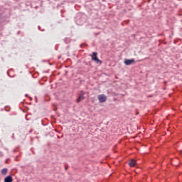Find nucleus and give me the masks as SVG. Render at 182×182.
<instances>
[{
  "label": "nucleus",
  "mask_w": 182,
  "mask_h": 182,
  "mask_svg": "<svg viewBox=\"0 0 182 182\" xmlns=\"http://www.w3.org/2000/svg\"><path fill=\"white\" fill-rule=\"evenodd\" d=\"M92 60H94L96 62V63H102V60H99V58H97V53L93 52L92 55Z\"/></svg>",
  "instance_id": "1"
},
{
  "label": "nucleus",
  "mask_w": 182,
  "mask_h": 182,
  "mask_svg": "<svg viewBox=\"0 0 182 182\" xmlns=\"http://www.w3.org/2000/svg\"><path fill=\"white\" fill-rule=\"evenodd\" d=\"M82 100H85V92L83 91L80 92L78 98L77 99V103H80Z\"/></svg>",
  "instance_id": "2"
},
{
  "label": "nucleus",
  "mask_w": 182,
  "mask_h": 182,
  "mask_svg": "<svg viewBox=\"0 0 182 182\" xmlns=\"http://www.w3.org/2000/svg\"><path fill=\"white\" fill-rule=\"evenodd\" d=\"M124 63L127 66H130V65H133V63H134V59H125Z\"/></svg>",
  "instance_id": "3"
},
{
  "label": "nucleus",
  "mask_w": 182,
  "mask_h": 182,
  "mask_svg": "<svg viewBox=\"0 0 182 182\" xmlns=\"http://www.w3.org/2000/svg\"><path fill=\"white\" fill-rule=\"evenodd\" d=\"M107 97L105 95H101L98 96V100L100 103H105L106 102Z\"/></svg>",
  "instance_id": "4"
},
{
  "label": "nucleus",
  "mask_w": 182,
  "mask_h": 182,
  "mask_svg": "<svg viewBox=\"0 0 182 182\" xmlns=\"http://www.w3.org/2000/svg\"><path fill=\"white\" fill-rule=\"evenodd\" d=\"M128 164L130 167H136V164H137V163L135 160H132L128 163Z\"/></svg>",
  "instance_id": "5"
},
{
  "label": "nucleus",
  "mask_w": 182,
  "mask_h": 182,
  "mask_svg": "<svg viewBox=\"0 0 182 182\" xmlns=\"http://www.w3.org/2000/svg\"><path fill=\"white\" fill-rule=\"evenodd\" d=\"M5 22H6V17L0 15V25L1 23H4Z\"/></svg>",
  "instance_id": "6"
},
{
  "label": "nucleus",
  "mask_w": 182,
  "mask_h": 182,
  "mask_svg": "<svg viewBox=\"0 0 182 182\" xmlns=\"http://www.w3.org/2000/svg\"><path fill=\"white\" fill-rule=\"evenodd\" d=\"M12 176H8L4 178V182H12Z\"/></svg>",
  "instance_id": "7"
},
{
  "label": "nucleus",
  "mask_w": 182,
  "mask_h": 182,
  "mask_svg": "<svg viewBox=\"0 0 182 182\" xmlns=\"http://www.w3.org/2000/svg\"><path fill=\"white\" fill-rule=\"evenodd\" d=\"M8 173V168H3L2 170H1V174H2V176H6V173Z\"/></svg>",
  "instance_id": "8"
},
{
  "label": "nucleus",
  "mask_w": 182,
  "mask_h": 182,
  "mask_svg": "<svg viewBox=\"0 0 182 182\" xmlns=\"http://www.w3.org/2000/svg\"><path fill=\"white\" fill-rule=\"evenodd\" d=\"M32 116V114H28L26 115V120H31V117Z\"/></svg>",
  "instance_id": "9"
},
{
  "label": "nucleus",
  "mask_w": 182,
  "mask_h": 182,
  "mask_svg": "<svg viewBox=\"0 0 182 182\" xmlns=\"http://www.w3.org/2000/svg\"><path fill=\"white\" fill-rule=\"evenodd\" d=\"M64 41L65 42V43H68V42H70V40L69 38H65Z\"/></svg>",
  "instance_id": "10"
},
{
  "label": "nucleus",
  "mask_w": 182,
  "mask_h": 182,
  "mask_svg": "<svg viewBox=\"0 0 182 182\" xmlns=\"http://www.w3.org/2000/svg\"><path fill=\"white\" fill-rule=\"evenodd\" d=\"M138 114H139V112H136V116H138Z\"/></svg>",
  "instance_id": "11"
},
{
  "label": "nucleus",
  "mask_w": 182,
  "mask_h": 182,
  "mask_svg": "<svg viewBox=\"0 0 182 182\" xmlns=\"http://www.w3.org/2000/svg\"><path fill=\"white\" fill-rule=\"evenodd\" d=\"M38 28L39 31H41V26H38Z\"/></svg>",
  "instance_id": "12"
},
{
  "label": "nucleus",
  "mask_w": 182,
  "mask_h": 182,
  "mask_svg": "<svg viewBox=\"0 0 182 182\" xmlns=\"http://www.w3.org/2000/svg\"><path fill=\"white\" fill-rule=\"evenodd\" d=\"M36 102H38V97H36Z\"/></svg>",
  "instance_id": "13"
},
{
  "label": "nucleus",
  "mask_w": 182,
  "mask_h": 182,
  "mask_svg": "<svg viewBox=\"0 0 182 182\" xmlns=\"http://www.w3.org/2000/svg\"><path fill=\"white\" fill-rule=\"evenodd\" d=\"M65 170H68V166H65Z\"/></svg>",
  "instance_id": "14"
},
{
  "label": "nucleus",
  "mask_w": 182,
  "mask_h": 182,
  "mask_svg": "<svg viewBox=\"0 0 182 182\" xmlns=\"http://www.w3.org/2000/svg\"><path fill=\"white\" fill-rule=\"evenodd\" d=\"M80 46V48H82V46H83V44H81Z\"/></svg>",
  "instance_id": "15"
},
{
  "label": "nucleus",
  "mask_w": 182,
  "mask_h": 182,
  "mask_svg": "<svg viewBox=\"0 0 182 182\" xmlns=\"http://www.w3.org/2000/svg\"><path fill=\"white\" fill-rule=\"evenodd\" d=\"M30 100H32V97H29Z\"/></svg>",
  "instance_id": "16"
},
{
  "label": "nucleus",
  "mask_w": 182,
  "mask_h": 182,
  "mask_svg": "<svg viewBox=\"0 0 182 182\" xmlns=\"http://www.w3.org/2000/svg\"><path fill=\"white\" fill-rule=\"evenodd\" d=\"M0 156H2V153H0Z\"/></svg>",
  "instance_id": "17"
},
{
  "label": "nucleus",
  "mask_w": 182,
  "mask_h": 182,
  "mask_svg": "<svg viewBox=\"0 0 182 182\" xmlns=\"http://www.w3.org/2000/svg\"><path fill=\"white\" fill-rule=\"evenodd\" d=\"M30 133H32V130L30 131Z\"/></svg>",
  "instance_id": "18"
},
{
  "label": "nucleus",
  "mask_w": 182,
  "mask_h": 182,
  "mask_svg": "<svg viewBox=\"0 0 182 182\" xmlns=\"http://www.w3.org/2000/svg\"><path fill=\"white\" fill-rule=\"evenodd\" d=\"M131 160H134V159H131Z\"/></svg>",
  "instance_id": "19"
},
{
  "label": "nucleus",
  "mask_w": 182,
  "mask_h": 182,
  "mask_svg": "<svg viewBox=\"0 0 182 182\" xmlns=\"http://www.w3.org/2000/svg\"><path fill=\"white\" fill-rule=\"evenodd\" d=\"M6 160H9V159H6Z\"/></svg>",
  "instance_id": "20"
},
{
  "label": "nucleus",
  "mask_w": 182,
  "mask_h": 182,
  "mask_svg": "<svg viewBox=\"0 0 182 182\" xmlns=\"http://www.w3.org/2000/svg\"><path fill=\"white\" fill-rule=\"evenodd\" d=\"M167 83V82H165V84Z\"/></svg>",
  "instance_id": "21"
}]
</instances>
